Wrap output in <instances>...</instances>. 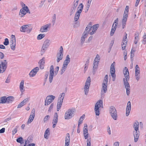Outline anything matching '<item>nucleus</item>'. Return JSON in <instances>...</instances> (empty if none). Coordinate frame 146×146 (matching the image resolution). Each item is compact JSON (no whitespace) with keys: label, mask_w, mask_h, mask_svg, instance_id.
Instances as JSON below:
<instances>
[{"label":"nucleus","mask_w":146,"mask_h":146,"mask_svg":"<svg viewBox=\"0 0 146 146\" xmlns=\"http://www.w3.org/2000/svg\"><path fill=\"white\" fill-rule=\"evenodd\" d=\"M70 61V59L69 55H67L64 60L62 68L61 70L60 74L62 75L66 70L67 68L68 65Z\"/></svg>","instance_id":"nucleus-1"},{"label":"nucleus","mask_w":146,"mask_h":146,"mask_svg":"<svg viewBox=\"0 0 146 146\" xmlns=\"http://www.w3.org/2000/svg\"><path fill=\"white\" fill-rule=\"evenodd\" d=\"M100 107L103 108V101L102 100H98L95 105L94 110L96 115H99L100 114Z\"/></svg>","instance_id":"nucleus-2"},{"label":"nucleus","mask_w":146,"mask_h":146,"mask_svg":"<svg viewBox=\"0 0 146 146\" xmlns=\"http://www.w3.org/2000/svg\"><path fill=\"white\" fill-rule=\"evenodd\" d=\"M109 113L112 118L114 120L117 119V115L116 110L115 107L113 106L110 107Z\"/></svg>","instance_id":"nucleus-3"},{"label":"nucleus","mask_w":146,"mask_h":146,"mask_svg":"<svg viewBox=\"0 0 146 146\" xmlns=\"http://www.w3.org/2000/svg\"><path fill=\"white\" fill-rule=\"evenodd\" d=\"M108 75H106L104 78L102 83V90H103L104 93L106 92L107 88V84L108 82ZM103 92L102 91L101 94L103 95L104 94Z\"/></svg>","instance_id":"nucleus-4"},{"label":"nucleus","mask_w":146,"mask_h":146,"mask_svg":"<svg viewBox=\"0 0 146 146\" xmlns=\"http://www.w3.org/2000/svg\"><path fill=\"white\" fill-rule=\"evenodd\" d=\"M75 112L74 109H69L65 114V119H68L72 118L74 116V113Z\"/></svg>","instance_id":"nucleus-5"},{"label":"nucleus","mask_w":146,"mask_h":146,"mask_svg":"<svg viewBox=\"0 0 146 146\" xmlns=\"http://www.w3.org/2000/svg\"><path fill=\"white\" fill-rule=\"evenodd\" d=\"M50 40L48 39H46L44 41L42 45L41 50V55L44 53L47 48L50 45Z\"/></svg>","instance_id":"nucleus-6"},{"label":"nucleus","mask_w":146,"mask_h":146,"mask_svg":"<svg viewBox=\"0 0 146 146\" xmlns=\"http://www.w3.org/2000/svg\"><path fill=\"white\" fill-rule=\"evenodd\" d=\"M91 78L90 76L88 77L84 87L85 94L87 95L88 93L90 85Z\"/></svg>","instance_id":"nucleus-7"},{"label":"nucleus","mask_w":146,"mask_h":146,"mask_svg":"<svg viewBox=\"0 0 146 146\" xmlns=\"http://www.w3.org/2000/svg\"><path fill=\"white\" fill-rule=\"evenodd\" d=\"M7 66V60H4L3 61H1L0 64V73H3L6 70Z\"/></svg>","instance_id":"nucleus-8"},{"label":"nucleus","mask_w":146,"mask_h":146,"mask_svg":"<svg viewBox=\"0 0 146 146\" xmlns=\"http://www.w3.org/2000/svg\"><path fill=\"white\" fill-rule=\"evenodd\" d=\"M63 48L62 46H61L60 48V50L57 53L56 55V61L57 63L59 62L60 60L62 59L63 56Z\"/></svg>","instance_id":"nucleus-9"},{"label":"nucleus","mask_w":146,"mask_h":146,"mask_svg":"<svg viewBox=\"0 0 146 146\" xmlns=\"http://www.w3.org/2000/svg\"><path fill=\"white\" fill-rule=\"evenodd\" d=\"M55 97L52 95H49L47 96L45 101L44 105L47 106L50 104L54 99Z\"/></svg>","instance_id":"nucleus-10"},{"label":"nucleus","mask_w":146,"mask_h":146,"mask_svg":"<svg viewBox=\"0 0 146 146\" xmlns=\"http://www.w3.org/2000/svg\"><path fill=\"white\" fill-rule=\"evenodd\" d=\"M123 74L125 76V78L123 79V81L128 82L127 80H129V73L128 68L126 67H125L123 71Z\"/></svg>","instance_id":"nucleus-11"},{"label":"nucleus","mask_w":146,"mask_h":146,"mask_svg":"<svg viewBox=\"0 0 146 146\" xmlns=\"http://www.w3.org/2000/svg\"><path fill=\"white\" fill-rule=\"evenodd\" d=\"M54 74V67L53 65H51L50 67L49 81L50 83H51L52 82L53 76Z\"/></svg>","instance_id":"nucleus-12"},{"label":"nucleus","mask_w":146,"mask_h":146,"mask_svg":"<svg viewBox=\"0 0 146 146\" xmlns=\"http://www.w3.org/2000/svg\"><path fill=\"white\" fill-rule=\"evenodd\" d=\"M50 24L45 25L41 27L40 31L42 33L47 32L48 31V28L50 27Z\"/></svg>","instance_id":"nucleus-13"},{"label":"nucleus","mask_w":146,"mask_h":146,"mask_svg":"<svg viewBox=\"0 0 146 146\" xmlns=\"http://www.w3.org/2000/svg\"><path fill=\"white\" fill-rule=\"evenodd\" d=\"M115 64V62H113L111 66L110 71L111 76L112 77H114L115 76H116L115 74V70L114 67Z\"/></svg>","instance_id":"nucleus-14"},{"label":"nucleus","mask_w":146,"mask_h":146,"mask_svg":"<svg viewBox=\"0 0 146 146\" xmlns=\"http://www.w3.org/2000/svg\"><path fill=\"white\" fill-rule=\"evenodd\" d=\"M39 70V68L38 67H37L34 68L30 72L29 74L30 76L31 77L35 76Z\"/></svg>","instance_id":"nucleus-15"},{"label":"nucleus","mask_w":146,"mask_h":146,"mask_svg":"<svg viewBox=\"0 0 146 146\" xmlns=\"http://www.w3.org/2000/svg\"><path fill=\"white\" fill-rule=\"evenodd\" d=\"M35 109H32L31 111V114L28 119V123H30L33 120L35 116Z\"/></svg>","instance_id":"nucleus-16"},{"label":"nucleus","mask_w":146,"mask_h":146,"mask_svg":"<svg viewBox=\"0 0 146 146\" xmlns=\"http://www.w3.org/2000/svg\"><path fill=\"white\" fill-rule=\"evenodd\" d=\"M123 83L126 89L127 94V96H129L130 94V89L129 84L128 82H125V81H124Z\"/></svg>","instance_id":"nucleus-17"},{"label":"nucleus","mask_w":146,"mask_h":146,"mask_svg":"<svg viewBox=\"0 0 146 146\" xmlns=\"http://www.w3.org/2000/svg\"><path fill=\"white\" fill-rule=\"evenodd\" d=\"M131 104L130 101H129L127 104L126 108V115L127 116H128L131 110Z\"/></svg>","instance_id":"nucleus-18"},{"label":"nucleus","mask_w":146,"mask_h":146,"mask_svg":"<svg viewBox=\"0 0 146 146\" xmlns=\"http://www.w3.org/2000/svg\"><path fill=\"white\" fill-rule=\"evenodd\" d=\"M139 130L133 131V135L134 137V141L135 142H137L139 138Z\"/></svg>","instance_id":"nucleus-19"},{"label":"nucleus","mask_w":146,"mask_h":146,"mask_svg":"<svg viewBox=\"0 0 146 146\" xmlns=\"http://www.w3.org/2000/svg\"><path fill=\"white\" fill-rule=\"evenodd\" d=\"M99 27V25L98 24H95L92 27V29L91 30L92 32H90L89 33L90 35H92L94 34L96 32V31L97 29Z\"/></svg>","instance_id":"nucleus-20"},{"label":"nucleus","mask_w":146,"mask_h":146,"mask_svg":"<svg viewBox=\"0 0 146 146\" xmlns=\"http://www.w3.org/2000/svg\"><path fill=\"white\" fill-rule=\"evenodd\" d=\"M65 96V93H61L59 96L57 103L62 104L63 99Z\"/></svg>","instance_id":"nucleus-21"},{"label":"nucleus","mask_w":146,"mask_h":146,"mask_svg":"<svg viewBox=\"0 0 146 146\" xmlns=\"http://www.w3.org/2000/svg\"><path fill=\"white\" fill-rule=\"evenodd\" d=\"M70 140V134L69 133H68L66 134V135L65 137V145L64 146H69Z\"/></svg>","instance_id":"nucleus-22"},{"label":"nucleus","mask_w":146,"mask_h":146,"mask_svg":"<svg viewBox=\"0 0 146 146\" xmlns=\"http://www.w3.org/2000/svg\"><path fill=\"white\" fill-rule=\"evenodd\" d=\"M29 25H24L22 26L20 28V31L21 32H25L28 30Z\"/></svg>","instance_id":"nucleus-23"},{"label":"nucleus","mask_w":146,"mask_h":146,"mask_svg":"<svg viewBox=\"0 0 146 146\" xmlns=\"http://www.w3.org/2000/svg\"><path fill=\"white\" fill-rule=\"evenodd\" d=\"M80 11H81V10H78V11L76 13L74 18V20L75 22H76L78 19L81 13Z\"/></svg>","instance_id":"nucleus-24"},{"label":"nucleus","mask_w":146,"mask_h":146,"mask_svg":"<svg viewBox=\"0 0 146 146\" xmlns=\"http://www.w3.org/2000/svg\"><path fill=\"white\" fill-rule=\"evenodd\" d=\"M24 80H22L20 84L19 88L21 92H23L25 91L24 87Z\"/></svg>","instance_id":"nucleus-25"},{"label":"nucleus","mask_w":146,"mask_h":146,"mask_svg":"<svg viewBox=\"0 0 146 146\" xmlns=\"http://www.w3.org/2000/svg\"><path fill=\"white\" fill-rule=\"evenodd\" d=\"M24 9L23 8H22L20 10L19 13V15L20 17H23L27 13Z\"/></svg>","instance_id":"nucleus-26"},{"label":"nucleus","mask_w":146,"mask_h":146,"mask_svg":"<svg viewBox=\"0 0 146 146\" xmlns=\"http://www.w3.org/2000/svg\"><path fill=\"white\" fill-rule=\"evenodd\" d=\"M139 123L137 121H136L134 123L133 127L135 131H138L139 130Z\"/></svg>","instance_id":"nucleus-27"},{"label":"nucleus","mask_w":146,"mask_h":146,"mask_svg":"<svg viewBox=\"0 0 146 146\" xmlns=\"http://www.w3.org/2000/svg\"><path fill=\"white\" fill-rule=\"evenodd\" d=\"M83 36H82L81 39V45H82L85 40V38L87 37V34L86 33V34H83Z\"/></svg>","instance_id":"nucleus-28"},{"label":"nucleus","mask_w":146,"mask_h":146,"mask_svg":"<svg viewBox=\"0 0 146 146\" xmlns=\"http://www.w3.org/2000/svg\"><path fill=\"white\" fill-rule=\"evenodd\" d=\"M58 115L57 113H55L54 115V119L53 120L52 123L57 124L58 120Z\"/></svg>","instance_id":"nucleus-29"},{"label":"nucleus","mask_w":146,"mask_h":146,"mask_svg":"<svg viewBox=\"0 0 146 146\" xmlns=\"http://www.w3.org/2000/svg\"><path fill=\"white\" fill-rule=\"evenodd\" d=\"M116 28L117 26L115 27V26L114 25V24H113L110 32V35L111 36H112L113 35L115 32V31L116 29Z\"/></svg>","instance_id":"nucleus-30"},{"label":"nucleus","mask_w":146,"mask_h":146,"mask_svg":"<svg viewBox=\"0 0 146 146\" xmlns=\"http://www.w3.org/2000/svg\"><path fill=\"white\" fill-rule=\"evenodd\" d=\"M50 130L48 128H47L45 131L44 133V137L47 139L48 137V136L50 135Z\"/></svg>","instance_id":"nucleus-31"},{"label":"nucleus","mask_w":146,"mask_h":146,"mask_svg":"<svg viewBox=\"0 0 146 146\" xmlns=\"http://www.w3.org/2000/svg\"><path fill=\"white\" fill-rule=\"evenodd\" d=\"M14 97L13 96H9L7 98V102L8 103H12L14 100Z\"/></svg>","instance_id":"nucleus-32"},{"label":"nucleus","mask_w":146,"mask_h":146,"mask_svg":"<svg viewBox=\"0 0 146 146\" xmlns=\"http://www.w3.org/2000/svg\"><path fill=\"white\" fill-rule=\"evenodd\" d=\"M6 102H7V98L6 96L0 98V103L4 104Z\"/></svg>","instance_id":"nucleus-33"},{"label":"nucleus","mask_w":146,"mask_h":146,"mask_svg":"<svg viewBox=\"0 0 146 146\" xmlns=\"http://www.w3.org/2000/svg\"><path fill=\"white\" fill-rule=\"evenodd\" d=\"M135 38L134 40V42L135 44H136L137 43V41L139 39V33H136L135 34Z\"/></svg>","instance_id":"nucleus-34"},{"label":"nucleus","mask_w":146,"mask_h":146,"mask_svg":"<svg viewBox=\"0 0 146 146\" xmlns=\"http://www.w3.org/2000/svg\"><path fill=\"white\" fill-rule=\"evenodd\" d=\"M10 44L16 43V38L15 35H12L11 36V40L10 41Z\"/></svg>","instance_id":"nucleus-35"},{"label":"nucleus","mask_w":146,"mask_h":146,"mask_svg":"<svg viewBox=\"0 0 146 146\" xmlns=\"http://www.w3.org/2000/svg\"><path fill=\"white\" fill-rule=\"evenodd\" d=\"M98 56L99 57V56L98 54L96 56L94 61L93 65H96L98 64L99 62L98 60H100V59L98 58Z\"/></svg>","instance_id":"nucleus-36"},{"label":"nucleus","mask_w":146,"mask_h":146,"mask_svg":"<svg viewBox=\"0 0 146 146\" xmlns=\"http://www.w3.org/2000/svg\"><path fill=\"white\" fill-rule=\"evenodd\" d=\"M23 140V138L22 137H20L17 139L16 141L17 142L20 143L21 145H22L24 143Z\"/></svg>","instance_id":"nucleus-37"},{"label":"nucleus","mask_w":146,"mask_h":146,"mask_svg":"<svg viewBox=\"0 0 146 146\" xmlns=\"http://www.w3.org/2000/svg\"><path fill=\"white\" fill-rule=\"evenodd\" d=\"M45 36V34H40L38 35L37 37V39L38 40H40L43 38Z\"/></svg>","instance_id":"nucleus-38"},{"label":"nucleus","mask_w":146,"mask_h":146,"mask_svg":"<svg viewBox=\"0 0 146 146\" xmlns=\"http://www.w3.org/2000/svg\"><path fill=\"white\" fill-rule=\"evenodd\" d=\"M128 16V15H127V14H123L122 19V22H126Z\"/></svg>","instance_id":"nucleus-39"},{"label":"nucleus","mask_w":146,"mask_h":146,"mask_svg":"<svg viewBox=\"0 0 146 146\" xmlns=\"http://www.w3.org/2000/svg\"><path fill=\"white\" fill-rule=\"evenodd\" d=\"M91 31V29H90V28L87 26V27H86L85 29V30L83 33V34H86V33L87 34V35L88 34L89 32H90V31ZM90 32H89L90 33Z\"/></svg>","instance_id":"nucleus-40"},{"label":"nucleus","mask_w":146,"mask_h":146,"mask_svg":"<svg viewBox=\"0 0 146 146\" xmlns=\"http://www.w3.org/2000/svg\"><path fill=\"white\" fill-rule=\"evenodd\" d=\"M78 2L79 0H77L76 1H74L73 3V7H72L76 9V7L78 5Z\"/></svg>","instance_id":"nucleus-41"},{"label":"nucleus","mask_w":146,"mask_h":146,"mask_svg":"<svg viewBox=\"0 0 146 146\" xmlns=\"http://www.w3.org/2000/svg\"><path fill=\"white\" fill-rule=\"evenodd\" d=\"M45 62V58H42L41 60H40L39 62V65H44Z\"/></svg>","instance_id":"nucleus-42"},{"label":"nucleus","mask_w":146,"mask_h":146,"mask_svg":"<svg viewBox=\"0 0 146 146\" xmlns=\"http://www.w3.org/2000/svg\"><path fill=\"white\" fill-rule=\"evenodd\" d=\"M19 127L18 126H17L15 127L14 129L12 131V135H14L17 132V129Z\"/></svg>","instance_id":"nucleus-43"},{"label":"nucleus","mask_w":146,"mask_h":146,"mask_svg":"<svg viewBox=\"0 0 146 146\" xmlns=\"http://www.w3.org/2000/svg\"><path fill=\"white\" fill-rule=\"evenodd\" d=\"M135 74H140L139 68L137 65H136L135 67Z\"/></svg>","instance_id":"nucleus-44"},{"label":"nucleus","mask_w":146,"mask_h":146,"mask_svg":"<svg viewBox=\"0 0 146 146\" xmlns=\"http://www.w3.org/2000/svg\"><path fill=\"white\" fill-rule=\"evenodd\" d=\"M127 34L125 33V36L123 38V42H124L125 43H127Z\"/></svg>","instance_id":"nucleus-45"},{"label":"nucleus","mask_w":146,"mask_h":146,"mask_svg":"<svg viewBox=\"0 0 146 146\" xmlns=\"http://www.w3.org/2000/svg\"><path fill=\"white\" fill-rule=\"evenodd\" d=\"M16 45V43H13V44H10V47L11 49L13 50H15Z\"/></svg>","instance_id":"nucleus-46"},{"label":"nucleus","mask_w":146,"mask_h":146,"mask_svg":"<svg viewBox=\"0 0 146 146\" xmlns=\"http://www.w3.org/2000/svg\"><path fill=\"white\" fill-rule=\"evenodd\" d=\"M84 7V5L82 3H80L78 7V10H81L80 12H82Z\"/></svg>","instance_id":"nucleus-47"},{"label":"nucleus","mask_w":146,"mask_h":146,"mask_svg":"<svg viewBox=\"0 0 146 146\" xmlns=\"http://www.w3.org/2000/svg\"><path fill=\"white\" fill-rule=\"evenodd\" d=\"M129 7L128 6H126L125 9V11L123 14L128 15V13L129 11Z\"/></svg>","instance_id":"nucleus-48"},{"label":"nucleus","mask_w":146,"mask_h":146,"mask_svg":"<svg viewBox=\"0 0 146 146\" xmlns=\"http://www.w3.org/2000/svg\"><path fill=\"white\" fill-rule=\"evenodd\" d=\"M98 64H96V65H93V72H95L96 71V70L97 69L98 67Z\"/></svg>","instance_id":"nucleus-49"},{"label":"nucleus","mask_w":146,"mask_h":146,"mask_svg":"<svg viewBox=\"0 0 146 146\" xmlns=\"http://www.w3.org/2000/svg\"><path fill=\"white\" fill-rule=\"evenodd\" d=\"M3 44L5 46H7L9 44V41L7 38L5 39V41L3 42Z\"/></svg>","instance_id":"nucleus-50"},{"label":"nucleus","mask_w":146,"mask_h":146,"mask_svg":"<svg viewBox=\"0 0 146 146\" xmlns=\"http://www.w3.org/2000/svg\"><path fill=\"white\" fill-rule=\"evenodd\" d=\"M143 43L144 44L146 43V33H145L143 36Z\"/></svg>","instance_id":"nucleus-51"},{"label":"nucleus","mask_w":146,"mask_h":146,"mask_svg":"<svg viewBox=\"0 0 146 146\" xmlns=\"http://www.w3.org/2000/svg\"><path fill=\"white\" fill-rule=\"evenodd\" d=\"M50 116L48 115H46L44 117V122H46L50 119Z\"/></svg>","instance_id":"nucleus-52"},{"label":"nucleus","mask_w":146,"mask_h":146,"mask_svg":"<svg viewBox=\"0 0 146 146\" xmlns=\"http://www.w3.org/2000/svg\"><path fill=\"white\" fill-rule=\"evenodd\" d=\"M135 76L136 80L138 81L140 78V74H135Z\"/></svg>","instance_id":"nucleus-53"},{"label":"nucleus","mask_w":146,"mask_h":146,"mask_svg":"<svg viewBox=\"0 0 146 146\" xmlns=\"http://www.w3.org/2000/svg\"><path fill=\"white\" fill-rule=\"evenodd\" d=\"M22 8L24 9V10L26 11H27V13H30V11L27 6H25L23 7Z\"/></svg>","instance_id":"nucleus-54"},{"label":"nucleus","mask_w":146,"mask_h":146,"mask_svg":"<svg viewBox=\"0 0 146 146\" xmlns=\"http://www.w3.org/2000/svg\"><path fill=\"white\" fill-rule=\"evenodd\" d=\"M56 20V15L55 14H54L52 17V22L53 23V25L55 22Z\"/></svg>","instance_id":"nucleus-55"},{"label":"nucleus","mask_w":146,"mask_h":146,"mask_svg":"<svg viewBox=\"0 0 146 146\" xmlns=\"http://www.w3.org/2000/svg\"><path fill=\"white\" fill-rule=\"evenodd\" d=\"M126 44L124 42H122V43L121 44L122 50H124L125 49L126 47Z\"/></svg>","instance_id":"nucleus-56"},{"label":"nucleus","mask_w":146,"mask_h":146,"mask_svg":"<svg viewBox=\"0 0 146 146\" xmlns=\"http://www.w3.org/2000/svg\"><path fill=\"white\" fill-rule=\"evenodd\" d=\"M25 105V104L22 101L17 106V108H20L24 106Z\"/></svg>","instance_id":"nucleus-57"},{"label":"nucleus","mask_w":146,"mask_h":146,"mask_svg":"<svg viewBox=\"0 0 146 146\" xmlns=\"http://www.w3.org/2000/svg\"><path fill=\"white\" fill-rule=\"evenodd\" d=\"M62 104L57 103V110L58 111L61 108Z\"/></svg>","instance_id":"nucleus-58"},{"label":"nucleus","mask_w":146,"mask_h":146,"mask_svg":"<svg viewBox=\"0 0 146 146\" xmlns=\"http://www.w3.org/2000/svg\"><path fill=\"white\" fill-rule=\"evenodd\" d=\"M118 18H117L114 21V22L113 24H114V25L115 26V27L116 26L117 27V24H118Z\"/></svg>","instance_id":"nucleus-59"},{"label":"nucleus","mask_w":146,"mask_h":146,"mask_svg":"<svg viewBox=\"0 0 146 146\" xmlns=\"http://www.w3.org/2000/svg\"><path fill=\"white\" fill-rule=\"evenodd\" d=\"M76 9H75L73 8L72 7L70 11V15H71L74 13L75 12V11Z\"/></svg>","instance_id":"nucleus-60"},{"label":"nucleus","mask_w":146,"mask_h":146,"mask_svg":"<svg viewBox=\"0 0 146 146\" xmlns=\"http://www.w3.org/2000/svg\"><path fill=\"white\" fill-rule=\"evenodd\" d=\"M54 107L53 103H52L51 104L49 108L48 111L49 112H50L51 110Z\"/></svg>","instance_id":"nucleus-61"},{"label":"nucleus","mask_w":146,"mask_h":146,"mask_svg":"<svg viewBox=\"0 0 146 146\" xmlns=\"http://www.w3.org/2000/svg\"><path fill=\"white\" fill-rule=\"evenodd\" d=\"M59 67L58 66H57L55 68V70L54 71V74L55 75H56L58 72L59 70Z\"/></svg>","instance_id":"nucleus-62"},{"label":"nucleus","mask_w":146,"mask_h":146,"mask_svg":"<svg viewBox=\"0 0 146 146\" xmlns=\"http://www.w3.org/2000/svg\"><path fill=\"white\" fill-rule=\"evenodd\" d=\"M87 146H91L90 139H88L87 141Z\"/></svg>","instance_id":"nucleus-63"},{"label":"nucleus","mask_w":146,"mask_h":146,"mask_svg":"<svg viewBox=\"0 0 146 146\" xmlns=\"http://www.w3.org/2000/svg\"><path fill=\"white\" fill-rule=\"evenodd\" d=\"M23 142H25V144L23 146H26L27 144L29 143V141H28V139L27 140L26 139H25L23 140Z\"/></svg>","instance_id":"nucleus-64"}]
</instances>
